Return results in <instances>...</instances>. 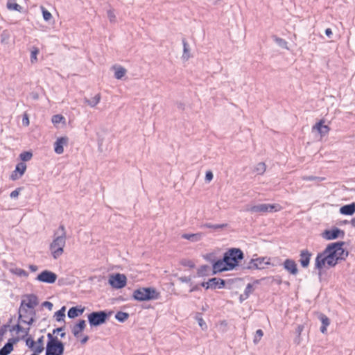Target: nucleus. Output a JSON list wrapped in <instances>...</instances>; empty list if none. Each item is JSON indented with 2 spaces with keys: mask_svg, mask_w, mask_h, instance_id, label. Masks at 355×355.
Masks as SVG:
<instances>
[{
  "mask_svg": "<svg viewBox=\"0 0 355 355\" xmlns=\"http://www.w3.org/2000/svg\"><path fill=\"white\" fill-rule=\"evenodd\" d=\"M47 339L45 355H63L64 343L50 333L47 334Z\"/></svg>",
  "mask_w": 355,
  "mask_h": 355,
  "instance_id": "4",
  "label": "nucleus"
},
{
  "mask_svg": "<svg viewBox=\"0 0 355 355\" xmlns=\"http://www.w3.org/2000/svg\"><path fill=\"white\" fill-rule=\"evenodd\" d=\"M29 125V118L26 113H24V125L28 126Z\"/></svg>",
  "mask_w": 355,
  "mask_h": 355,
  "instance_id": "58",
  "label": "nucleus"
},
{
  "mask_svg": "<svg viewBox=\"0 0 355 355\" xmlns=\"http://www.w3.org/2000/svg\"><path fill=\"white\" fill-rule=\"evenodd\" d=\"M65 311H66V306H63L61 307L60 309L55 311L53 315V318L57 322H64V318H65Z\"/></svg>",
  "mask_w": 355,
  "mask_h": 355,
  "instance_id": "28",
  "label": "nucleus"
},
{
  "mask_svg": "<svg viewBox=\"0 0 355 355\" xmlns=\"http://www.w3.org/2000/svg\"><path fill=\"white\" fill-rule=\"evenodd\" d=\"M36 311L35 309H24V318H36Z\"/></svg>",
  "mask_w": 355,
  "mask_h": 355,
  "instance_id": "43",
  "label": "nucleus"
},
{
  "mask_svg": "<svg viewBox=\"0 0 355 355\" xmlns=\"http://www.w3.org/2000/svg\"><path fill=\"white\" fill-rule=\"evenodd\" d=\"M180 263L182 266H185V267H189V268H195L194 263L190 259H182V260H180Z\"/></svg>",
  "mask_w": 355,
  "mask_h": 355,
  "instance_id": "45",
  "label": "nucleus"
},
{
  "mask_svg": "<svg viewBox=\"0 0 355 355\" xmlns=\"http://www.w3.org/2000/svg\"><path fill=\"white\" fill-rule=\"evenodd\" d=\"M19 340V338H9L8 342L0 349V355H9L13 350L14 345Z\"/></svg>",
  "mask_w": 355,
  "mask_h": 355,
  "instance_id": "19",
  "label": "nucleus"
},
{
  "mask_svg": "<svg viewBox=\"0 0 355 355\" xmlns=\"http://www.w3.org/2000/svg\"><path fill=\"white\" fill-rule=\"evenodd\" d=\"M343 260L336 255V250L327 245L320 252H318L315 259L314 269L318 271L320 282L322 280L324 268H334Z\"/></svg>",
  "mask_w": 355,
  "mask_h": 355,
  "instance_id": "1",
  "label": "nucleus"
},
{
  "mask_svg": "<svg viewBox=\"0 0 355 355\" xmlns=\"http://www.w3.org/2000/svg\"><path fill=\"white\" fill-rule=\"evenodd\" d=\"M113 311L109 310H101L92 311L87 315V321L91 328L99 327L109 320Z\"/></svg>",
  "mask_w": 355,
  "mask_h": 355,
  "instance_id": "5",
  "label": "nucleus"
},
{
  "mask_svg": "<svg viewBox=\"0 0 355 355\" xmlns=\"http://www.w3.org/2000/svg\"><path fill=\"white\" fill-rule=\"evenodd\" d=\"M64 329H65V326L64 325L62 327H60L54 329L53 330L52 333H50V334H52L53 336H54L55 334H60V338H63L66 336V333L63 331L64 330Z\"/></svg>",
  "mask_w": 355,
  "mask_h": 355,
  "instance_id": "42",
  "label": "nucleus"
},
{
  "mask_svg": "<svg viewBox=\"0 0 355 355\" xmlns=\"http://www.w3.org/2000/svg\"><path fill=\"white\" fill-rule=\"evenodd\" d=\"M195 319L198 321L199 326L202 330H206L207 329V325L205 321L202 318V313H197L196 314Z\"/></svg>",
  "mask_w": 355,
  "mask_h": 355,
  "instance_id": "33",
  "label": "nucleus"
},
{
  "mask_svg": "<svg viewBox=\"0 0 355 355\" xmlns=\"http://www.w3.org/2000/svg\"><path fill=\"white\" fill-rule=\"evenodd\" d=\"M255 262L258 265L259 270L265 268V266L272 265L270 263V257H259L255 258Z\"/></svg>",
  "mask_w": 355,
  "mask_h": 355,
  "instance_id": "25",
  "label": "nucleus"
},
{
  "mask_svg": "<svg viewBox=\"0 0 355 355\" xmlns=\"http://www.w3.org/2000/svg\"><path fill=\"white\" fill-rule=\"evenodd\" d=\"M304 329V326L303 325H298L297 329H296V333L300 336L302 333V331H303Z\"/></svg>",
  "mask_w": 355,
  "mask_h": 355,
  "instance_id": "63",
  "label": "nucleus"
},
{
  "mask_svg": "<svg viewBox=\"0 0 355 355\" xmlns=\"http://www.w3.org/2000/svg\"><path fill=\"white\" fill-rule=\"evenodd\" d=\"M22 176V162H19L15 168V170L11 173L10 178L12 180H16Z\"/></svg>",
  "mask_w": 355,
  "mask_h": 355,
  "instance_id": "27",
  "label": "nucleus"
},
{
  "mask_svg": "<svg viewBox=\"0 0 355 355\" xmlns=\"http://www.w3.org/2000/svg\"><path fill=\"white\" fill-rule=\"evenodd\" d=\"M85 310V306H83L81 305H78L76 306H72L69 308L67 311V316L70 319H74L78 316L83 315Z\"/></svg>",
  "mask_w": 355,
  "mask_h": 355,
  "instance_id": "21",
  "label": "nucleus"
},
{
  "mask_svg": "<svg viewBox=\"0 0 355 355\" xmlns=\"http://www.w3.org/2000/svg\"><path fill=\"white\" fill-rule=\"evenodd\" d=\"M263 336V331L261 329H257L255 332V335L254 336L253 343L254 344H257L262 336Z\"/></svg>",
  "mask_w": 355,
  "mask_h": 355,
  "instance_id": "47",
  "label": "nucleus"
},
{
  "mask_svg": "<svg viewBox=\"0 0 355 355\" xmlns=\"http://www.w3.org/2000/svg\"><path fill=\"white\" fill-rule=\"evenodd\" d=\"M248 297H249L248 295H247L246 293H245L240 295V296H239L240 303H242L243 301L246 300Z\"/></svg>",
  "mask_w": 355,
  "mask_h": 355,
  "instance_id": "59",
  "label": "nucleus"
},
{
  "mask_svg": "<svg viewBox=\"0 0 355 355\" xmlns=\"http://www.w3.org/2000/svg\"><path fill=\"white\" fill-rule=\"evenodd\" d=\"M176 105H177V107L179 109V110H184V108H185V105L182 102H178L176 103Z\"/></svg>",
  "mask_w": 355,
  "mask_h": 355,
  "instance_id": "62",
  "label": "nucleus"
},
{
  "mask_svg": "<svg viewBox=\"0 0 355 355\" xmlns=\"http://www.w3.org/2000/svg\"><path fill=\"white\" fill-rule=\"evenodd\" d=\"M129 316L130 315L127 312L118 311L115 314V319L119 322H124L128 319Z\"/></svg>",
  "mask_w": 355,
  "mask_h": 355,
  "instance_id": "32",
  "label": "nucleus"
},
{
  "mask_svg": "<svg viewBox=\"0 0 355 355\" xmlns=\"http://www.w3.org/2000/svg\"><path fill=\"white\" fill-rule=\"evenodd\" d=\"M160 293L154 287H140L133 291L132 298L137 302H148L158 300Z\"/></svg>",
  "mask_w": 355,
  "mask_h": 355,
  "instance_id": "3",
  "label": "nucleus"
},
{
  "mask_svg": "<svg viewBox=\"0 0 355 355\" xmlns=\"http://www.w3.org/2000/svg\"><path fill=\"white\" fill-rule=\"evenodd\" d=\"M227 226V223H223V224H211V223H205L202 225V227L206 228H211L214 230H218V229H223Z\"/></svg>",
  "mask_w": 355,
  "mask_h": 355,
  "instance_id": "34",
  "label": "nucleus"
},
{
  "mask_svg": "<svg viewBox=\"0 0 355 355\" xmlns=\"http://www.w3.org/2000/svg\"><path fill=\"white\" fill-rule=\"evenodd\" d=\"M40 50L36 46H33L31 49V62L35 63L37 61V56L39 54Z\"/></svg>",
  "mask_w": 355,
  "mask_h": 355,
  "instance_id": "35",
  "label": "nucleus"
},
{
  "mask_svg": "<svg viewBox=\"0 0 355 355\" xmlns=\"http://www.w3.org/2000/svg\"><path fill=\"white\" fill-rule=\"evenodd\" d=\"M243 269L247 270H259V268L257 263L255 262V259L252 258L250 259V261L248 262V265L245 267L243 268Z\"/></svg>",
  "mask_w": 355,
  "mask_h": 355,
  "instance_id": "39",
  "label": "nucleus"
},
{
  "mask_svg": "<svg viewBox=\"0 0 355 355\" xmlns=\"http://www.w3.org/2000/svg\"><path fill=\"white\" fill-rule=\"evenodd\" d=\"M21 190V187L17 188L15 191H13L10 193V197L11 198H17L19 195Z\"/></svg>",
  "mask_w": 355,
  "mask_h": 355,
  "instance_id": "53",
  "label": "nucleus"
},
{
  "mask_svg": "<svg viewBox=\"0 0 355 355\" xmlns=\"http://www.w3.org/2000/svg\"><path fill=\"white\" fill-rule=\"evenodd\" d=\"M66 244V238L62 236H56L50 244L49 249L53 259H58L64 252Z\"/></svg>",
  "mask_w": 355,
  "mask_h": 355,
  "instance_id": "7",
  "label": "nucleus"
},
{
  "mask_svg": "<svg viewBox=\"0 0 355 355\" xmlns=\"http://www.w3.org/2000/svg\"><path fill=\"white\" fill-rule=\"evenodd\" d=\"M65 118L62 114H55L52 116L51 121L54 125L60 123H65Z\"/></svg>",
  "mask_w": 355,
  "mask_h": 355,
  "instance_id": "36",
  "label": "nucleus"
},
{
  "mask_svg": "<svg viewBox=\"0 0 355 355\" xmlns=\"http://www.w3.org/2000/svg\"><path fill=\"white\" fill-rule=\"evenodd\" d=\"M324 119H320L312 127V132L317 131L322 137L327 135L331 129L328 125H324Z\"/></svg>",
  "mask_w": 355,
  "mask_h": 355,
  "instance_id": "17",
  "label": "nucleus"
},
{
  "mask_svg": "<svg viewBox=\"0 0 355 355\" xmlns=\"http://www.w3.org/2000/svg\"><path fill=\"white\" fill-rule=\"evenodd\" d=\"M33 157V153L31 150L24 151V162L29 161Z\"/></svg>",
  "mask_w": 355,
  "mask_h": 355,
  "instance_id": "51",
  "label": "nucleus"
},
{
  "mask_svg": "<svg viewBox=\"0 0 355 355\" xmlns=\"http://www.w3.org/2000/svg\"><path fill=\"white\" fill-rule=\"evenodd\" d=\"M42 306L48 309L49 311H51L53 309V304L51 302L44 301V302L42 303Z\"/></svg>",
  "mask_w": 355,
  "mask_h": 355,
  "instance_id": "54",
  "label": "nucleus"
},
{
  "mask_svg": "<svg viewBox=\"0 0 355 355\" xmlns=\"http://www.w3.org/2000/svg\"><path fill=\"white\" fill-rule=\"evenodd\" d=\"M209 268V266L207 265H202L197 270V276L198 277H205L207 276L208 274L207 273V270Z\"/></svg>",
  "mask_w": 355,
  "mask_h": 355,
  "instance_id": "38",
  "label": "nucleus"
},
{
  "mask_svg": "<svg viewBox=\"0 0 355 355\" xmlns=\"http://www.w3.org/2000/svg\"><path fill=\"white\" fill-rule=\"evenodd\" d=\"M30 327H24V341L25 342L26 346L30 349H34L40 352H43L44 347V336H40L37 338L35 342L33 339V336L30 334Z\"/></svg>",
  "mask_w": 355,
  "mask_h": 355,
  "instance_id": "6",
  "label": "nucleus"
},
{
  "mask_svg": "<svg viewBox=\"0 0 355 355\" xmlns=\"http://www.w3.org/2000/svg\"><path fill=\"white\" fill-rule=\"evenodd\" d=\"M346 242L339 241L329 243L327 245L331 249L333 248L334 251L336 250V255L340 257L343 261H345L349 256V251L343 248Z\"/></svg>",
  "mask_w": 355,
  "mask_h": 355,
  "instance_id": "12",
  "label": "nucleus"
},
{
  "mask_svg": "<svg viewBox=\"0 0 355 355\" xmlns=\"http://www.w3.org/2000/svg\"><path fill=\"white\" fill-rule=\"evenodd\" d=\"M182 42L183 45V53L182 58L183 60H188L191 57L190 54L189 45L184 37L182 38Z\"/></svg>",
  "mask_w": 355,
  "mask_h": 355,
  "instance_id": "26",
  "label": "nucleus"
},
{
  "mask_svg": "<svg viewBox=\"0 0 355 355\" xmlns=\"http://www.w3.org/2000/svg\"><path fill=\"white\" fill-rule=\"evenodd\" d=\"M345 232L341 229L334 226L331 229H326L321 233V236L327 240L331 241L337 239H343L345 236Z\"/></svg>",
  "mask_w": 355,
  "mask_h": 355,
  "instance_id": "10",
  "label": "nucleus"
},
{
  "mask_svg": "<svg viewBox=\"0 0 355 355\" xmlns=\"http://www.w3.org/2000/svg\"><path fill=\"white\" fill-rule=\"evenodd\" d=\"M283 268L287 271L291 275L296 276L299 270L296 262L292 259H286L282 263Z\"/></svg>",
  "mask_w": 355,
  "mask_h": 355,
  "instance_id": "15",
  "label": "nucleus"
},
{
  "mask_svg": "<svg viewBox=\"0 0 355 355\" xmlns=\"http://www.w3.org/2000/svg\"><path fill=\"white\" fill-rule=\"evenodd\" d=\"M27 320L24 319V324H26L28 326L31 325L36 320V318H28Z\"/></svg>",
  "mask_w": 355,
  "mask_h": 355,
  "instance_id": "56",
  "label": "nucleus"
},
{
  "mask_svg": "<svg viewBox=\"0 0 355 355\" xmlns=\"http://www.w3.org/2000/svg\"><path fill=\"white\" fill-rule=\"evenodd\" d=\"M244 253L239 248H231L223 253V257L218 259L215 268L219 267L220 273L236 269L244 259Z\"/></svg>",
  "mask_w": 355,
  "mask_h": 355,
  "instance_id": "2",
  "label": "nucleus"
},
{
  "mask_svg": "<svg viewBox=\"0 0 355 355\" xmlns=\"http://www.w3.org/2000/svg\"><path fill=\"white\" fill-rule=\"evenodd\" d=\"M41 10L44 20L49 21L53 18L51 13L43 6H41Z\"/></svg>",
  "mask_w": 355,
  "mask_h": 355,
  "instance_id": "41",
  "label": "nucleus"
},
{
  "mask_svg": "<svg viewBox=\"0 0 355 355\" xmlns=\"http://www.w3.org/2000/svg\"><path fill=\"white\" fill-rule=\"evenodd\" d=\"M324 33L325 35H327V37L328 38H331L332 35H333V33H332V31L330 28H327L325 29V31H324Z\"/></svg>",
  "mask_w": 355,
  "mask_h": 355,
  "instance_id": "57",
  "label": "nucleus"
},
{
  "mask_svg": "<svg viewBox=\"0 0 355 355\" xmlns=\"http://www.w3.org/2000/svg\"><path fill=\"white\" fill-rule=\"evenodd\" d=\"M29 269L31 272H36L38 269V267L36 265H30Z\"/></svg>",
  "mask_w": 355,
  "mask_h": 355,
  "instance_id": "64",
  "label": "nucleus"
},
{
  "mask_svg": "<svg viewBox=\"0 0 355 355\" xmlns=\"http://www.w3.org/2000/svg\"><path fill=\"white\" fill-rule=\"evenodd\" d=\"M86 327V322L83 319H80L71 327V332L76 338H78L80 334Z\"/></svg>",
  "mask_w": 355,
  "mask_h": 355,
  "instance_id": "20",
  "label": "nucleus"
},
{
  "mask_svg": "<svg viewBox=\"0 0 355 355\" xmlns=\"http://www.w3.org/2000/svg\"><path fill=\"white\" fill-rule=\"evenodd\" d=\"M203 258L205 260H206L207 261L211 263V267H212L211 275H212L220 273V270L218 269L219 267L215 268L216 263L218 261V259H216L215 252L207 253V254L203 255Z\"/></svg>",
  "mask_w": 355,
  "mask_h": 355,
  "instance_id": "18",
  "label": "nucleus"
},
{
  "mask_svg": "<svg viewBox=\"0 0 355 355\" xmlns=\"http://www.w3.org/2000/svg\"><path fill=\"white\" fill-rule=\"evenodd\" d=\"M214 178L213 173L211 171H207L205 173V181L210 182Z\"/></svg>",
  "mask_w": 355,
  "mask_h": 355,
  "instance_id": "55",
  "label": "nucleus"
},
{
  "mask_svg": "<svg viewBox=\"0 0 355 355\" xmlns=\"http://www.w3.org/2000/svg\"><path fill=\"white\" fill-rule=\"evenodd\" d=\"M9 270L12 273L15 274L19 277L22 276V269L21 268L11 266Z\"/></svg>",
  "mask_w": 355,
  "mask_h": 355,
  "instance_id": "50",
  "label": "nucleus"
},
{
  "mask_svg": "<svg viewBox=\"0 0 355 355\" xmlns=\"http://www.w3.org/2000/svg\"><path fill=\"white\" fill-rule=\"evenodd\" d=\"M39 304L37 295L34 293L24 294V308L33 309Z\"/></svg>",
  "mask_w": 355,
  "mask_h": 355,
  "instance_id": "14",
  "label": "nucleus"
},
{
  "mask_svg": "<svg viewBox=\"0 0 355 355\" xmlns=\"http://www.w3.org/2000/svg\"><path fill=\"white\" fill-rule=\"evenodd\" d=\"M62 236L64 238H67L66 230L64 225H60L58 231L54 233V236Z\"/></svg>",
  "mask_w": 355,
  "mask_h": 355,
  "instance_id": "46",
  "label": "nucleus"
},
{
  "mask_svg": "<svg viewBox=\"0 0 355 355\" xmlns=\"http://www.w3.org/2000/svg\"><path fill=\"white\" fill-rule=\"evenodd\" d=\"M101 96L99 94L95 95L93 98L91 99H86V102L87 104L91 107L96 106L100 101Z\"/></svg>",
  "mask_w": 355,
  "mask_h": 355,
  "instance_id": "37",
  "label": "nucleus"
},
{
  "mask_svg": "<svg viewBox=\"0 0 355 355\" xmlns=\"http://www.w3.org/2000/svg\"><path fill=\"white\" fill-rule=\"evenodd\" d=\"M57 278L58 275L55 272L44 270L37 275L35 279L40 282L51 284L55 282Z\"/></svg>",
  "mask_w": 355,
  "mask_h": 355,
  "instance_id": "13",
  "label": "nucleus"
},
{
  "mask_svg": "<svg viewBox=\"0 0 355 355\" xmlns=\"http://www.w3.org/2000/svg\"><path fill=\"white\" fill-rule=\"evenodd\" d=\"M312 255V252L308 249L300 250L299 262L302 268H307L309 266Z\"/></svg>",
  "mask_w": 355,
  "mask_h": 355,
  "instance_id": "16",
  "label": "nucleus"
},
{
  "mask_svg": "<svg viewBox=\"0 0 355 355\" xmlns=\"http://www.w3.org/2000/svg\"><path fill=\"white\" fill-rule=\"evenodd\" d=\"M266 279H271L272 282L277 284V285H281L283 282L282 279L280 276H272L269 277H266Z\"/></svg>",
  "mask_w": 355,
  "mask_h": 355,
  "instance_id": "49",
  "label": "nucleus"
},
{
  "mask_svg": "<svg viewBox=\"0 0 355 355\" xmlns=\"http://www.w3.org/2000/svg\"><path fill=\"white\" fill-rule=\"evenodd\" d=\"M254 286H253V284H248L245 288V291H244V293H246L247 295H248V297H250V294H252L254 291Z\"/></svg>",
  "mask_w": 355,
  "mask_h": 355,
  "instance_id": "48",
  "label": "nucleus"
},
{
  "mask_svg": "<svg viewBox=\"0 0 355 355\" xmlns=\"http://www.w3.org/2000/svg\"><path fill=\"white\" fill-rule=\"evenodd\" d=\"M226 282L225 279L219 277H211L208 279L207 282H202L200 283V286L207 289H221L225 288Z\"/></svg>",
  "mask_w": 355,
  "mask_h": 355,
  "instance_id": "11",
  "label": "nucleus"
},
{
  "mask_svg": "<svg viewBox=\"0 0 355 355\" xmlns=\"http://www.w3.org/2000/svg\"><path fill=\"white\" fill-rule=\"evenodd\" d=\"M89 336L85 335V336H84L81 338V340H80V343H81L82 345H84V344H85V343L89 340Z\"/></svg>",
  "mask_w": 355,
  "mask_h": 355,
  "instance_id": "61",
  "label": "nucleus"
},
{
  "mask_svg": "<svg viewBox=\"0 0 355 355\" xmlns=\"http://www.w3.org/2000/svg\"><path fill=\"white\" fill-rule=\"evenodd\" d=\"M339 211L340 214L344 216H352L355 213V202L342 206Z\"/></svg>",
  "mask_w": 355,
  "mask_h": 355,
  "instance_id": "23",
  "label": "nucleus"
},
{
  "mask_svg": "<svg viewBox=\"0 0 355 355\" xmlns=\"http://www.w3.org/2000/svg\"><path fill=\"white\" fill-rule=\"evenodd\" d=\"M6 7L9 10L21 12L22 7L16 3V0H8Z\"/></svg>",
  "mask_w": 355,
  "mask_h": 355,
  "instance_id": "29",
  "label": "nucleus"
},
{
  "mask_svg": "<svg viewBox=\"0 0 355 355\" xmlns=\"http://www.w3.org/2000/svg\"><path fill=\"white\" fill-rule=\"evenodd\" d=\"M272 38L273 39V40L275 42V43L280 47L283 48V49H288V42L283 38H281V37H277V35H272Z\"/></svg>",
  "mask_w": 355,
  "mask_h": 355,
  "instance_id": "31",
  "label": "nucleus"
},
{
  "mask_svg": "<svg viewBox=\"0 0 355 355\" xmlns=\"http://www.w3.org/2000/svg\"><path fill=\"white\" fill-rule=\"evenodd\" d=\"M67 137H61L56 139L54 143V151L55 153L60 155L64 152V145H67L68 143Z\"/></svg>",
  "mask_w": 355,
  "mask_h": 355,
  "instance_id": "22",
  "label": "nucleus"
},
{
  "mask_svg": "<svg viewBox=\"0 0 355 355\" xmlns=\"http://www.w3.org/2000/svg\"><path fill=\"white\" fill-rule=\"evenodd\" d=\"M279 208L280 205L278 204H259L248 207L246 211L251 213H266L277 211Z\"/></svg>",
  "mask_w": 355,
  "mask_h": 355,
  "instance_id": "8",
  "label": "nucleus"
},
{
  "mask_svg": "<svg viewBox=\"0 0 355 355\" xmlns=\"http://www.w3.org/2000/svg\"><path fill=\"white\" fill-rule=\"evenodd\" d=\"M178 280L182 283H189L190 286H192V282H191V279L190 277H187V276L180 277L178 278Z\"/></svg>",
  "mask_w": 355,
  "mask_h": 355,
  "instance_id": "52",
  "label": "nucleus"
},
{
  "mask_svg": "<svg viewBox=\"0 0 355 355\" xmlns=\"http://www.w3.org/2000/svg\"><path fill=\"white\" fill-rule=\"evenodd\" d=\"M200 284H197V285H194L193 286L191 289L189 290V292L190 293H192V292H194V291H199L200 290Z\"/></svg>",
  "mask_w": 355,
  "mask_h": 355,
  "instance_id": "60",
  "label": "nucleus"
},
{
  "mask_svg": "<svg viewBox=\"0 0 355 355\" xmlns=\"http://www.w3.org/2000/svg\"><path fill=\"white\" fill-rule=\"evenodd\" d=\"M266 168L265 163L259 162L255 166L254 171H256L257 174L262 175L266 171Z\"/></svg>",
  "mask_w": 355,
  "mask_h": 355,
  "instance_id": "44",
  "label": "nucleus"
},
{
  "mask_svg": "<svg viewBox=\"0 0 355 355\" xmlns=\"http://www.w3.org/2000/svg\"><path fill=\"white\" fill-rule=\"evenodd\" d=\"M318 318L322 322V325L320 329V332L322 334L327 333V327L330 324L329 318L325 314L322 313H319Z\"/></svg>",
  "mask_w": 355,
  "mask_h": 355,
  "instance_id": "24",
  "label": "nucleus"
},
{
  "mask_svg": "<svg viewBox=\"0 0 355 355\" xmlns=\"http://www.w3.org/2000/svg\"><path fill=\"white\" fill-rule=\"evenodd\" d=\"M108 284L113 288L121 289L126 286L127 277L124 274H112L109 277Z\"/></svg>",
  "mask_w": 355,
  "mask_h": 355,
  "instance_id": "9",
  "label": "nucleus"
},
{
  "mask_svg": "<svg viewBox=\"0 0 355 355\" xmlns=\"http://www.w3.org/2000/svg\"><path fill=\"white\" fill-rule=\"evenodd\" d=\"M126 70L122 67H119L114 73V77L116 79H121L125 74Z\"/></svg>",
  "mask_w": 355,
  "mask_h": 355,
  "instance_id": "40",
  "label": "nucleus"
},
{
  "mask_svg": "<svg viewBox=\"0 0 355 355\" xmlns=\"http://www.w3.org/2000/svg\"><path fill=\"white\" fill-rule=\"evenodd\" d=\"M181 237L182 239L191 241L192 242H196L200 240L201 239V234L197 233V234H183Z\"/></svg>",
  "mask_w": 355,
  "mask_h": 355,
  "instance_id": "30",
  "label": "nucleus"
}]
</instances>
